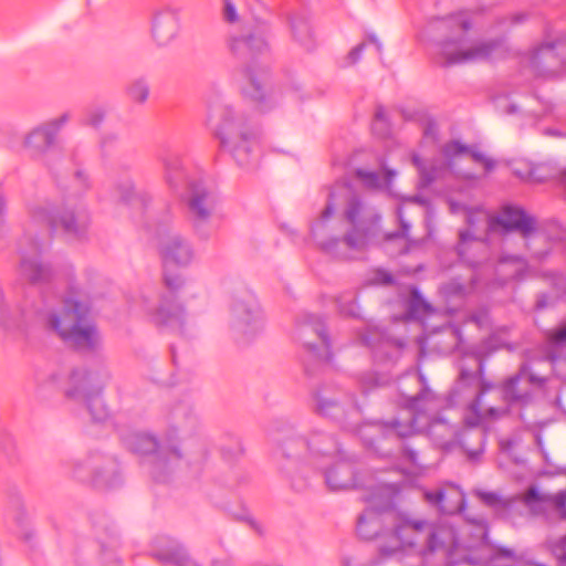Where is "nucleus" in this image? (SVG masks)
<instances>
[{
  "label": "nucleus",
  "instance_id": "nucleus-47",
  "mask_svg": "<svg viewBox=\"0 0 566 566\" xmlns=\"http://www.w3.org/2000/svg\"><path fill=\"white\" fill-rule=\"evenodd\" d=\"M105 115H106V112L103 108H101V107L94 108L85 115V117L83 119V124L87 125V126H92L94 128H97L104 122Z\"/></svg>",
  "mask_w": 566,
  "mask_h": 566
},
{
  "label": "nucleus",
  "instance_id": "nucleus-8",
  "mask_svg": "<svg viewBox=\"0 0 566 566\" xmlns=\"http://www.w3.org/2000/svg\"><path fill=\"white\" fill-rule=\"evenodd\" d=\"M277 448L283 458L315 468L334 461L340 453L336 437L315 427L302 431L287 429L279 439Z\"/></svg>",
  "mask_w": 566,
  "mask_h": 566
},
{
  "label": "nucleus",
  "instance_id": "nucleus-38",
  "mask_svg": "<svg viewBox=\"0 0 566 566\" xmlns=\"http://www.w3.org/2000/svg\"><path fill=\"white\" fill-rule=\"evenodd\" d=\"M431 311L430 304L426 302L420 292L417 289H412L407 306L408 316L412 319H420Z\"/></svg>",
  "mask_w": 566,
  "mask_h": 566
},
{
  "label": "nucleus",
  "instance_id": "nucleus-48",
  "mask_svg": "<svg viewBox=\"0 0 566 566\" xmlns=\"http://www.w3.org/2000/svg\"><path fill=\"white\" fill-rule=\"evenodd\" d=\"M412 161H413L415 166L419 169L423 184L430 185L439 177L438 170L436 168H431V169L427 170L422 166L420 158L418 156H413Z\"/></svg>",
  "mask_w": 566,
  "mask_h": 566
},
{
  "label": "nucleus",
  "instance_id": "nucleus-37",
  "mask_svg": "<svg viewBox=\"0 0 566 566\" xmlns=\"http://www.w3.org/2000/svg\"><path fill=\"white\" fill-rule=\"evenodd\" d=\"M335 302L340 315L354 318L359 316L357 295L354 291H346L338 294L335 298Z\"/></svg>",
  "mask_w": 566,
  "mask_h": 566
},
{
  "label": "nucleus",
  "instance_id": "nucleus-25",
  "mask_svg": "<svg viewBox=\"0 0 566 566\" xmlns=\"http://www.w3.org/2000/svg\"><path fill=\"white\" fill-rule=\"evenodd\" d=\"M265 24H258L244 29L241 34H233L230 39V50L238 56L261 54L268 50V42L265 40L266 33Z\"/></svg>",
  "mask_w": 566,
  "mask_h": 566
},
{
  "label": "nucleus",
  "instance_id": "nucleus-62",
  "mask_svg": "<svg viewBox=\"0 0 566 566\" xmlns=\"http://www.w3.org/2000/svg\"><path fill=\"white\" fill-rule=\"evenodd\" d=\"M375 134H378L380 136H386L388 133H389V126H388V123H386L385 125L384 124H379L378 125V130L377 132H374Z\"/></svg>",
  "mask_w": 566,
  "mask_h": 566
},
{
  "label": "nucleus",
  "instance_id": "nucleus-49",
  "mask_svg": "<svg viewBox=\"0 0 566 566\" xmlns=\"http://www.w3.org/2000/svg\"><path fill=\"white\" fill-rule=\"evenodd\" d=\"M361 344L374 348L381 338V333L377 328H367L359 336Z\"/></svg>",
  "mask_w": 566,
  "mask_h": 566
},
{
  "label": "nucleus",
  "instance_id": "nucleus-53",
  "mask_svg": "<svg viewBox=\"0 0 566 566\" xmlns=\"http://www.w3.org/2000/svg\"><path fill=\"white\" fill-rule=\"evenodd\" d=\"M223 2V19L231 23L237 21L238 14L231 0H224Z\"/></svg>",
  "mask_w": 566,
  "mask_h": 566
},
{
  "label": "nucleus",
  "instance_id": "nucleus-3",
  "mask_svg": "<svg viewBox=\"0 0 566 566\" xmlns=\"http://www.w3.org/2000/svg\"><path fill=\"white\" fill-rule=\"evenodd\" d=\"M483 361L478 359V369L470 371L461 369L459 378L449 394L452 406L465 402L464 396L471 399L468 403L463 421L469 427H476L483 421H495L509 415L510 406L525 407L532 402L533 394L524 385H543L545 379L531 371L527 364H523L514 376L507 378L501 386L500 395L504 406L494 407L484 403V396L495 386L483 378Z\"/></svg>",
  "mask_w": 566,
  "mask_h": 566
},
{
  "label": "nucleus",
  "instance_id": "nucleus-51",
  "mask_svg": "<svg viewBox=\"0 0 566 566\" xmlns=\"http://www.w3.org/2000/svg\"><path fill=\"white\" fill-rule=\"evenodd\" d=\"M547 277L557 292H566V277L563 273L552 272L547 274Z\"/></svg>",
  "mask_w": 566,
  "mask_h": 566
},
{
  "label": "nucleus",
  "instance_id": "nucleus-13",
  "mask_svg": "<svg viewBox=\"0 0 566 566\" xmlns=\"http://www.w3.org/2000/svg\"><path fill=\"white\" fill-rule=\"evenodd\" d=\"M108 378L107 371L92 374L85 368L74 369L64 388L65 397L76 402H83L93 421L104 422L108 418L109 411L102 398V390Z\"/></svg>",
  "mask_w": 566,
  "mask_h": 566
},
{
  "label": "nucleus",
  "instance_id": "nucleus-23",
  "mask_svg": "<svg viewBox=\"0 0 566 566\" xmlns=\"http://www.w3.org/2000/svg\"><path fill=\"white\" fill-rule=\"evenodd\" d=\"M69 120L70 114L63 113L56 118L38 125L25 135L23 146L34 156H43L55 144L57 135Z\"/></svg>",
  "mask_w": 566,
  "mask_h": 566
},
{
  "label": "nucleus",
  "instance_id": "nucleus-5",
  "mask_svg": "<svg viewBox=\"0 0 566 566\" xmlns=\"http://www.w3.org/2000/svg\"><path fill=\"white\" fill-rule=\"evenodd\" d=\"M207 104L208 125L219 140L220 148L239 166L249 165L259 143L256 127L219 96L209 97Z\"/></svg>",
  "mask_w": 566,
  "mask_h": 566
},
{
  "label": "nucleus",
  "instance_id": "nucleus-2",
  "mask_svg": "<svg viewBox=\"0 0 566 566\" xmlns=\"http://www.w3.org/2000/svg\"><path fill=\"white\" fill-rule=\"evenodd\" d=\"M396 484H378L364 497L368 506L357 518L356 532L365 541L379 539L381 557H390L403 547H419L422 556L444 551L453 544L450 528L418 520L394 510Z\"/></svg>",
  "mask_w": 566,
  "mask_h": 566
},
{
  "label": "nucleus",
  "instance_id": "nucleus-12",
  "mask_svg": "<svg viewBox=\"0 0 566 566\" xmlns=\"http://www.w3.org/2000/svg\"><path fill=\"white\" fill-rule=\"evenodd\" d=\"M522 63L537 80L554 81L566 76V33H545L523 55Z\"/></svg>",
  "mask_w": 566,
  "mask_h": 566
},
{
  "label": "nucleus",
  "instance_id": "nucleus-36",
  "mask_svg": "<svg viewBox=\"0 0 566 566\" xmlns=\"http://www.w3.org/2000/svg\"><path fill=\"white\" fill-rule=\"evenodd\" d=\"M150 94V86L146 78L139 77L132 81L126 87V95L128 99L135 104H145Z\"/></svg>",
  "mask_w": 566,
  "mask_h": 566
},
{
  "label": "nucleus",
  "instance_id": "nucleus-57",
  "mask_svg": "<svg viewBox=\"0 0 566 566\" xmlns=\"http://www.w3.org/2000/svg\"><path fill=\"white\" fill-rule=\"evenodd\" d=\"M365 46H366V43L363 42L350 50V52L348 53V59L350 60V63H356L360 59Z\"/></svg>",
  "mask_w": 566,
  "mask_h": 566
},
{
  "label": "nucleus",
  "instance_id": "nucleus-64",
  "mask_svg": "<svg viewBox=\"0 0 566 566\" xmlns=\"http://www.w3.org/2000/svg\"><path fill=\"white\" fill-rule=\"evenodd\" d=\"M450 332H451V335L454 337L455 339V343H454V346H458V342H459V338H460V335H459V329L458 328H450Z\"/></svg>",
  "mask_w": 566,
  "mask_h": 566
},
{
  "label": "nucleus",
  "instance_id": "nucleus-55",
  "mask_svg": "<svg viewBox=\"0 0 566 566\" xmlns=\"http://www.w3.org/2000/svg\"><path fill=\"white\" fill-rule=\"evenodd\" d=\"M479 496L489 506H497L501 503L500 496L494 492H480Z\"/></svg>",
  "mask_w": 566,
  "mask_h": 566
},
{
  "label": "nucleus",
  "instance_id": "nucleus-33",
  "mask_svg": "<svg viewBox=\"0 0 566 566\" xmlns=\"http://www.w3.org/2000/svg\"><path fill=\"white\" fill-rule=\"evenodd\" d=\"M515 174L531 184H542L557 175L556 169L549 164H525L523 169H515Z\"/></svg>",
  "mask_w": 566,
  "mask_h": 566
},
{
  "label": "nucleus",
  "instance_id": "nucleus-40",
  "mask_svg": "<svg viewBox=\"0 0 566 566\" xmlns=\"http://www.w3.org/2000/svg\"><path fill=\"white\" fill-rule=\"evenodd\" d=\"M468 150L469 146L461 144L459 140H451L442 146L441 154L448 167L451 168L454 158L467 155Z\"/></svg>",
  "mask_w": 566,
  "mask_h": 566
},
{
  "label": "nucleus",
  "instance_id": "nucleus-15",
  "mask_svg": "<svg viewBox=\"0 0 566 566\" xmlns=\"http://www.w3.org/2000/svg\"><path fill=\"white\" fill-rule=\"evenodd\" d=\"M313 410L316 415L347 423L360 417V409L354 395L347 394L334 384H324L312 394Z\"/></svg>",
  "mask_w": 566,
  "mask_h": 566
},
{
  "label": "nucleus",
  "instance_id": "nucleus-6",
  "mask_svg": "<svg viewBox=\"0 0 566 566\" xmlns=\"http://www.w3.org/2000/svg\"><path fill=\"white\" fill-rule=\"evenodd\" d=\"M159 160L164 167L166 182L170 188L178 189L182 185H187L182 196L187 219L197 235L207 239L209 237L207 227L218 206L217 193L202 180L188 179L184 159L179 153L171 149L163 150Z\"/></svg>",
  "mask_w": 566,
  "mask_h": 566
},
{
  "label": "nucleus",
  "instance_id": "nucleus-43",
  "mask_svg": "<svg viewBox=\"0 0 566 566\" xmlns=\"http://www.w3.org/2000/svg\"><path fill=\"white\" fill-rule=\"evenodd\" d=\"M247 96L261 102L264 98V88L262 83L251 73L248 74V83L243 88Z\"/></svg>",
  "mask_w": 566,
  "mask_h": 566
},
{
  "label": "nucleus",
  "instance_id": "nucleus-1",
  "mask_svg": "<svg viewBox=\"0 0 566 566\" xmlns=\"http://www.w3.org/2000/svg\"><path fill=\"white\" fill-rule=\"evenodd\" d=\"M45 164L64 197L59 206L44 201L29 208L30 223L19 243L20 271L35 285L49 282L53 277V270L40 259L42 244L33 238L32 227L41 226L51 232L60 229L69 237L81 239L91 223L86 206L78 200L91 189V180L85 170L72 157L49 156Z\"/></svg>",
  "mask_w": 566,
  "mask_h": 566
},
{
  "label": "nucleus",
  "instance_id": "nucleus-59",
  "mask_svg": "<svg viewBox=\"0 0 566 566\" xmlns=\"http://www.w3.org/2000/svg\"><path fill=\"white\" fill-rule=\"evenodd\" d=\"M496 555L500 556V557H505V558H510V559H514L515 558V554L512 549L510 548H504V547H501L496 551Z\"/></svg>",
  "mask_w": 566,
  "mask_h": 566
},
{
  "label": "nucleus",
  "instance_id": "nucleus-11",
  "mask_svg": "<svg viewBox=\"0 0 566 566\" xmlns=\"http://www.w3.org/2000/svg\"><path fill=\"white\" fill-rule=\"evenodd\" d=\"M339 208L343 209L344 219L352 226L376 227L380 221L379 212L367 205L348 184L336 182L329 190L319 218L311 228L312 237H319V228H326V222Z\"/></svg>",
  "mask_w": 566,
  "mask_h": 566
},
{
  "label": "nucleus",
  "instance_id": "nucleus-58",
  "mask_svg": "<svg viewBox=\"0 0 566 566\" xmlns=\"http://www.w3.org/2000/svg\"><path fill=\"white\" fill-rule=\"evenodd\" d=\"M403 454L406 459L413 465H420L418 462V454L410 447L406 446L403 449Z\"/></svg>",
  "mask_w": 566,
  "mask_h": 566
},
{
  "label": "nucleus",
  "instance_id": "nucleus-42",
  "mask_svg": "<svg viewBox=\"0 0 566 566\" xmlns=\"http://www.w3.org/2000/svg\"><path fill=\"white\" fill-rule=\"evenodd\" d=\"M467 155H469L474 163L481 165L485 172H491L496 166V161L479 150L476 146H469Z\"/></svg>",
  "mask_w": 566,
  "mask_h": 566
},
{
  "label": "nucleus",
  "instance_id": "nucleus-44",
  "mask_svg": "<svg viewBox=\"0 0 566 566\" xmlns=\"http://www.w3.org/2000/svg\"><path fill=\"white\" fill-rule=\"evenodd\" d=\"M547 343L554 347H563L566 345V322L562 323L556 329L547 334Z\"/></svg>",
  "mask_w": 566,
  "mask_h": 566
},
{
  "label": "nucleus",
  "instance_id": "nucleus-27",
  "mask_svg": "<svg viewBox=\"0 0 566 566\" xmlns=\"http://www.w3.org/2000/svg\"><path fill=\"white\" fill-rule=\"evenodd\" d=\"M523 502L534 514L552 509L560 520L566 521V490L547 494L541 493L536 486H530L524 493Z\"/></svg>",
  "mask_w": 566,
  "mask_h": 566
},
{
  "label": "nucleus",
  "instance_id": "nucleus-7",
  "mask_svg": "<svg viewBox=\"0 0 566 566\" xmlns=\"http://www.w3.org/2000/svg\"><path fill=\"white\" fill-rule=\"evenodd\" d=\"M91 306L80 298L74 285L63 297L60 311L41 312L44 326L54 332L66 345L80 352H95L101 347V335L90 318Z\"/></svg>",
  "mask_w": 566,
  "mask_h": 566
},
{
  "label": "nucleus",
  "instance_id": "nucleus-30",
  "mask_svg": "<svg viewBox=\"0 0 566 566\" xmlns=\"http://www.w3.org/2000/svg\"><path fill=\"white\" fill-rule=\"evenodd\" d=\"M327 486L333 491L358 486L354 465L347 461H337L332 469L324 472Z\"/></svg>",
  "mask_w": 566,
  "mask_h": 566
},
{
  "label": "nucleus",
  "instance_id": "nucleus-35",
  "mask_svg": "<svg viewBox=\"0 0 566 566\" xmlns=\"http://www.w3.org/2000/svg\"><path fill=\"white\" fill-rule=\"evenodd\" d=\"M116 198L128 205H137L140 209L145 208L150 201L146 192H137L130 180H125L115 187Z\"/></svg>",
  "mask_w": 566,
  "mask_h": 566
},
{
  "label": "nucleus",
  "instance_id": "nucleus-56",
  "mask_svg": "<svg viewBox=\"0 0 566 566\" xmlns=\"http://www.w3.org/2000/svg\"><path fill=\"white\" fill-rule=\"evenodd\" d=\"M388 123L387 119H386V116H385V108L382 106H378L376 112H375V117H374V122H373V132H377L378 130V125L379 124H386Z\"/></svg>",
  "mask_w": 566,
  "mask_h": 566
},
{
  "label": "nucleus",
  "instance_id": "nucleus-28",
  "mask_svg": "<svg viewBox=\"0 0 566 566\" xmlns=\"http://www.w3.org/2000/svg\"><path fill=\"white\" fill-rule=\"evenodd\" d=\"M180 31L178 12L167 8L154 15L151 38L158 46H167L177 39Z\"/></svg>",
  "mask_w": 566,
  "mask_h": 566
},
{
  "label": "nucleus",
  "instance_id": "nucleus-16",
  "mask_svg": "<svg viewBox=\"0 0 566 566\" xmlns=\"http://www.w3.org/2000/svg\"><path fill=\"white\" fill-rule=\"evenodd\" d=\"M230 315V327L238 342H250L264 329L262 308L250 291L234 295Z\"/></svg>",
  "mask_w": 566,
  "mask_h": 566
},
{
  "label": "nucleus",
  "instance_id": "nucleus-21",
  "mask_svg": "<svg viewBox=\"0 0 566 566\" xmlns=\"http://www.w3.org/2000/svg\"><path fill=\"white\" fill-rule=\"evenodd\" d=\"M200 416L195 406L182 400L172 405L167 413L168 428L165 432V441L177 444L180 436H190L200 427Z\"/></svg>",
  "mask_w": 566,
  "mask_h": 566
},
{
  "label": "nucleus",
  "instance_id": "nucleus-52",
  "mask_svg": "<svg viewBox=\"0 0 566 566\" xmlns=\"http://www.w3.org/2000/svg\"><path fill=\"white\" fill-rule=\"evenodd\" d=\"M472 240H474V237L470 230H462L459 232V244L457 245L459 256L462 258L464 255V244Z\"/></svg>",
  "mask_w": 566,
  "mask_h": 566
},
{
  "label": "nucleus",
  "instance_id": "nucleus-18",
  "mask_svg": "<svg viewBox=\"0 0 566 566\" xmlns=\"http://www.w3.org/2000/svg\"><path fill=\"white\" fill-rule=\"evenodd\" d=\"M70 467L74 479L98 489H112L120 483L116 463L98 454L72 460Z\"/></svg>",
  "mask_w": 566,
  "mask_h": 566
},
{
  "label": "nucleus",
  "instance_id": "nucleus-63",
  "mask_svg": "<svg viewBox=\"0 0 566 566\" xmlns=\"http://www.w3.org/2000/svg\"><path fill=\"white\" fill-rule=\"evenodd\" d=\"M368 41H369L370 43H373V44L376 46L377 52H379V53L381 52V50H382V45H381V43L376 39V36H375V35H369V36H368Z\"/></svg>",
  "mask_w": 566,
  "mask_h": 566
},
{
  "label": "nucleus",
  "instance_id": "nucleus-20",
  "mask_svg": "<svg viewBox=\"0 0 566 566\" xmlns=\"http://www.w3.org/2000/svg\"><path fill=\"white\" fill-rule=\"evenodd\" d=\"M375 227L353 226L344 238L326 237V228H319V237H313L319 249L326 254L340 260L350 259L352 251H363L368 242V233Z\"/></svg>",
  "mask_w": 566,
  "mask_h": 566
},
{
  "label": "nucleus",
  "instance_id": "nucleus-50",
  "mask_svg": "<svg viewBox=\"0 0 566 566\" xmlns=\"http://www.w3.org/2000/svg\"><path fill=\"white\" fill-rule=\"evenodd\" d=\"M164 281L167 289L172 293L180 290L185 284V280L180 274H169L167 272L164 274Z\"/></svg>",
  "mask_w": 566,
  "mask_h": 566
},
{
  "label": "nucleus",
  "instance_id": "nucleus-41",
  "mask_svg": "<svg viewBox=\"0 0 566 566\" xmlns=\"http://www.w3.org/2000/svg\"><path fill=\"white\" fill-rule=\"evenodd\" d=\"M396 214H397V219L400 224V229L395 232L387 233L385 235L386 242H391V241H396V240H403V241L408 240V232L410 229V223L405 219L403 211H402L401 207H399L397 209Z\"/></svg>",
  "mask_w": 566,
  "mask_h": 566
},
{
  "label": "nucleus",
  "instance_id": "nucleus-24",
  "mask_svg": "<svg viewBox=\"0 0 566 566\" xmlns=\"http://www.w3.org/2000/svg\"><path fill=\"white\" fill-rule=\"evenodd\" d=\"M153 322L163 328H168L181 336L191 335V326L187 322L186 311L182 305L176 303L171 295L161 297L157 308L151 314Z\"/></svg>",
  "mask_w": 566,
  "mask_h": 566
},
{
  "label": "nucleus",
  "instance_id": "nucleus-22",
  "mask_svg": "<svg viewBox=\"0 0 566 566\" xmlns=\"http://www.w3.org/2000/svg\"><path fill=\"white\" fill-rule=\"evenodd\" d=\"M158 249L165 266L171 264L186 268L196 259L191 241L178 232L165 233L159 240Z\"/></svg>",
  "mask_w": 566,
  "mask_h": 566
},
{
  "label": "nucleus",
  "instance_id": "nucleus-26",
  "mask_svg": "<svg viewBox=\"0 0 566 566\" xmlns=\"http://www.w3.org/2000/svg\"><path fill=\"white\" fill-rule=\"evenodd\" d=\"M424 501L442 514H454L464 509L465 495L454 484H446L423 492Z\"/></svg>",
  "mask_w": 566,
  "mask_h": 566
},
{
  "label": "nucleus",
  "instance_id": "nucleus-17",
  "mask_svg": "<svg viewBox=\"0 0 566 566\" xmlns=\"http://www.w3.org/2000/svg\"><path fill=\"white\" fill-rule=\"evenodd\" d=\"M296 339L306 350L305 371L311 374L310 361L327 364L332 359L331 339L321 317L305 314L296 327Z\"/></svg>",
  "mask_w": 566,
  "mask_h": 566
},
{
  "label": "nucleus",
  "instance_id": "nucleus-34",
  "mask_svg": "<svg viewBox=\"0 0 566 566\" xmlns=\"http://www.w3.org/2000/svg\"><path fill=\"white\" fill-rule=\"evenodd\" d=\"M291 32L296 42L306 50L314 48V39L308 19L303 13H294L290 18Z\"/></svg>",
  "mask_w": 566,
  "mask_h": 566
},
{
  "label": "nucleus",
  "instance_id": "nucleus-61",
  "mask_svg": "<svg viewBox=\"0 0 566 566\" xmlns=\"http://www.w3.org/2000/svg\"><path fill=\"white\" fill-rule=\"evenodd\" d=\"M527 15L525 13H515L511 17L512 24H518L525 21Z\"/></svg>",
  "mask_w": 566,
  "mask_h": 566
},
{
  "label": "nucleus",
  "instance_id": "nucleus-60",
  "mask_svg": "<svg viewBox=\"0 0 566 566\" xmlns=\"http://www.w3.org/2000/svg\"><path fill=\"white\" fill-rule=\"evenodd\" d=\"M437 134V125L433 122H429L424 128V135L426 136H432L436 138Z\"/></svg>",
  "mask_w": 566,
  "mask_h": 566
},
{
  "label": "nucleus",
  "instance_id": "nucleus-46",
  "mask_svg": "<svg viewBox=\"0 0 566 566\" xmlns=\"http://www.w3.org/2000/svg\"><path fill=\"white\" fill-rule=\"evenodd\" d=\"M553 555L559 566H566V535L551 544Z\"/></svg>",
  "mask_w": 566,
  "mask_h": 566
},
{
  "label": "nucleus",
  "instance_id": "nucleus-54",
  "mask_svg": "<svg viewBox=\"0 0 566 566\" xmlns=\"http://www.w3.org/2000/svg\"><path fill=\"white\" fill-rule=\"evenodd\" d=\"M374 281L381 285H391L395 282L394 276L384 270L376 271Z\"/></svg>",
  "mask_w": 566,
  "mask_h": 566
},
{
  "label": "nucleus",
  "instance_id": "nucleus-39",
  "mask_svg": "<svg viewBox=\"0 0 566 566\" xmlns=\"http://www.w3.org/2000/svg\"><path fill=\"white\" fill-rule=\"evenodd\" d=\"M475 289L473 277L470 279V282H462L460 279L455 277L450 280L448 283L443 285V292L448 296H464L470 294Z\"/></svg>",
  "mask_w": 566,
  "mask_h": 566
},
{
  "label": "nucleus",
  "instance_id": "nucleus-31",
  "mask_svg": "<svg viewBox=\"0 0 566 566\" xmlns=\"http://www.w3.org/2000/svg\"><path fill=\"white\" fill-rule=\"evenodd\" d=\"M526 272V261L516 255L501 258L495 266V276L500 285H504L511 281L523 280Z\"/></svg>",
  "mask_w": 566,
  "mask_h": 566
},
{
  "label": "nucleus",
  "instance_id": "nucleus-9",
  "mask_svg": "<svg viewBox=\"0 0 566 566\" xmlns=\"http://www.w3.org/2000/svg\"><path fill=\"white\" fill-rule=\"evenodd\" d=\"M419 387L415 395L401 392L405 398L406 409L411 413L407 422L392 420L390 422H375L359 428V434L369 448H376L378 442L388 438H406L417 430V422L422 417L426 407L434 399V394L427 386L423 375L415 374L409 378Z\"/></svg>",
  "mask_w": 566,
  "mask_h": 566
},
{
  "label": "nucleus",
  "instance_id": "nucleus-29",
  "mask_svg": "<svg viewBox=\"0 0 566 566\" xmlns=\"http://www.w3.org/2000/svg\"><path fill=\"white\" fill-rule=\"evenodd\" d=\"M153 556L163 564H174L176 566H199L188 556L182 545L169 538L157 541Z\"/></svg>",
  "mask_w": 566,
  "mask_h": 566
},
{
  "label": "nucleus",
  "instance_id": "nucleus-32",
  "mask_svg": "<svg viewBox=\"0 0 566 566\" xmlns=\"http://www.w3.org/2000/svg\"><path fill=\"white\" fill-rule=\"evenodd\" d=\"M354 176L365 188L370 190H380L390 187L392 179L396 176V171L381 164L379 171L356 168Z\"/></svg>",
  "mask_w": 566,
  "mask_h": 566
},
{
  "label": "nucleus",
  "instance_id": "nucleus-4",
  "mask_svg": "<svg viewBox=\"0 0 566 566\" xmlns=\"http://www.w3.org/2000/svg\"><path fill=\"white\" fill-rule=\"evenodd\" d=\"M471 28L472 18L467 11L428 20L426 30L433 38L434 55L440 65L449 67L485 61L500 51V40H472L468 34Z\"/></svg>",
  "mask_w": 566,
  "mask_h": 566
},
{
  "label": "nucleus",
  "instance_id": "nucleus-45",
  "mask_svg": "<svg viewBox=\"0 0 566 566\" xmlns=\"http://www.w3.org/2000/svg\"><path fill=\"white\" fill-rule=\"evenodd\" d=\"M542 104V112L541 113H534L535 117H553L556 119H560L563 117L562 106L555 105L552 102L548 101H541Z\"/></svg>",
  "mask_w": 566,
  "mask_h": 566
},
{
  "label": "nucleus",
  "instance_id": "nucleus-14",
  "mask_svg": "<svg viewBox=\"0 0 566 566\" xmlns=\"http://www.w3.org/2000/svg\"><path fill=\"white\" fill-rule=\"evenodd\" d=\"M492 232H518L532 258L543 260L549 252V243L544 234L536 231V221L520 207L505 206L497 216L489 220Z\"/></svg>",
  "mask_w": 566,
  "mask_h": 566
},
{
  "label": "nucleus",
  "instance_id": "nucleus-10",
  "mask_svg": "<svg viewBox=\"0 0 566 566\" xmlns=\"http://www.w3.org/2000/svg\"><path fill=\"white\" fill-rule=\"evenodd\" d=\"M120 441L132 453L148 457L149 474L156 482L165 483L176 471L182 460L178 444H159L157 439L147 433L132 429L120 430Z\"/></svg>",
  "mask_w": 566,
  "mask_h": 566
},
{
  "label": "nucleus",
  "instance_id": "nucleus-19",
  "mask_svg": "<svg viewBox=\"0 0 566 566\" xmlns=\"http://www.w3.org/2000/svg\"><path fill=\"white\" fill-rule=\"evenodd\" d=\"M426 429L430 439L441 449H450L454 443H461L468 458L472 461L478 460L484 451L485 434L482 432L475 433L479 444L475 449L471 450L467 444L472 432H463L460 436V429L442 418L432 419L428 422Z\"/></svg>",
  "mask_w": 566,
  "mask_h": 566
}]
</instances>
